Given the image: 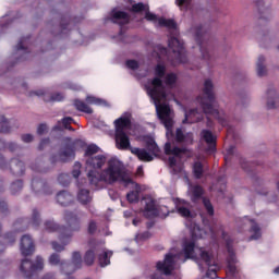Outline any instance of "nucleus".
I'll return each instance as SVG.
<instances>
[{
    "label": "nucleus",
    "instance_id": "nucleus-64",
    "mask_svg": "<svg viewBox=\"0 0 279 279\" xmlns=\"http://www.w3.org/2000/svg\"><path fill=\"white\" fill-rule=\"evenodd\" d=\"M259 38H260V41H262V43H263L264 40H269V37H267V36H265V35L260 36Z\"/></svg>",
    "mask_w": 279,
    "mask_h": 279
},
{
    "label": "nucleus",
    "instance_id": "nucleus-60",
    "mask_svg": "<svg viewBox=\"0 0 279 279\" xmlns=\"http://www.w3.org/2000/svg\"><path fill=\"white\" fill-rule=\"evenodd\" d=\"M41 279H56V276L49 272V274H46Z\"/></svg>",
    "mask_w": 279,
    "mask_h": 279
},
{
    "label": "nucleus",
    "instance_id": "nucleus-48",
    "mask_svg": "<svg viewBox=\"0 0 279 279\" xmlns=\"http://www.w3.org/2000/svg\"><path fill=\"white\" fill-rule=\"evenodd\" d=\"M192 2L193 0H175V5H178L180 10H187L189 8H191Z\"/></svg>",
    "mask_w": 279,
    "mask_h": 279
},
{
    "label": "nucleus",
    "instance_id": "nucleus-41",
    "mask_svg": "<svg viewBox=\"0 0 279 279\" xmlns=\"http://www.w3.org/2000/svg\"><path fill=\"white\" fill-rule=\"evenodd\" d=\"M177 80H178V76L174 73H169L165 77L166 85L169 88H173V86H175Z\"/></svg>",
    "mask_w": 279,
    "mask_h": 279
},
{
    "label": "nucleus",
    "instance_id": "nucleus-46",
    "mask_svg": "<svg viewBox=\"0 0 279 279\" xmlns=\"http://www.w3.org/2000/svg\"><path fill=\"white\" fill-rule=\"evenodd\" d=\"M203 205L204 208L207 210L209 217H213V215H215V208L213 207V203H210V199L203 198Z\"/></svg>",
    "mask_w": 279,
    "mask_h": 279
},
{
    "label": "nucleus",
    "instance_id": "nucleus-45",
    "mask_svg": "<svg viewBox=\"0 0 279 279\" xmlns=\"http://www.w3.org/2000/svg\"><path fill=\"white\" fill-rule=\"evenodd\" d=\"M58 182L61 186H69L71 184V175L62 173L58 177Z\"/></svg>",
    "mask_w": 279,
    "mask_h": 279
},
{
    "label": "nucleus",
    "instance_id": "nucleus-40",
    "mask_svg": "<svg viewBox=\"0 0 279 279\" xmlns=\"http://www.w3.org/2000/svg\"><path fill=\"white\" fill-rule=\"evenodd\" d=\"M49 263L50 265H61V270H62V265H66V262L60 259V255L58 253H53L49 257Z\"/></svg>",
    "mask_w": 279,
    "mask_h": 279
},
{
    "label": "nucleus",
    "instance_id": "nucleus-42",
    "mask_svg": "<svg viewBox=\"0 0 279 279\" xmlns=\"http://www.w3.org/2000/svg\"><path fill=\"white\" fill-rule=\"evenodd\" d=\"M192 199L193 202H196V199H199L202 195H204V190L199 185H195L192 187Z\"/></svg>",
    "mask_w": 279,
    "mask_h": 279
},
{
    "label": "nucleus",
    "instance_id": "nucleus-21",
    "mask_svg": "<svg viewBox=\"0 0 279 279\" xmlns=\"http://www.w3.org/2000/svg\"><path fill=\"white\" fill-rule=\"evenodd\" d=\"M207 170L208 166L206 163V159L196 157L192 166L194 178L196 180H202V178H204V173H206Z\"/></svg>",
    "mask_w": 279,
    "mask_h": 279
},
{
    "label": "nucleus",
    "instance_id": "nucleus-43",
    "mask_svg": "<svg viewBox=\"0 0 279 279\" xmlns=\"http://www.w3.org/2000/svg\"><path fill=\"white\" fill-rule=\"evenodd\" d=\"M31 223L35 228H38V226H40V213H38V209H33Z\"/></svg>",
    "mask_w": 279,
    "mask_h": 279
},
{
    "label": "nucleus",
    "instance_id": "nucleus-29",
    "mask_svg": "<svg viewBox=\"0 0 279 279\" xmlns=\"http://www.w3.org/2000/svg\"><path fill=\"white\" fill-rule=\"evenodd\" d=\"M202 136H203L204 141L207 143V145L209 147V151H215L217 137H215V135H213V132H210L208 130H203Z\"/></svg>",
    "mask_w": 279,
    "mask_h": 279
},
{
    "label": "nucleus",
    "instance_id": "nucleus-25",
    "mask_svg": "<svg viewBox=\"0 0 279 279\" xmlns=\"http://www.w3.org/2000/svg\"><path fill=\"white\" fill-rule=\"evenodd\" d=\"M204 119V113L199 112L197 109H192L185 111V119L182 123H197Z\"/></svg>",
    "mask_w": 279,
    "mask_h": 279
},
{
    "label": "nucleus",
    "instance_id": "nucleus-38",
    "mask_svg": "<svg viewBox=\"0 0 279 279\" xmlns=\"http://www.w3.org/2000/svg\"><path fill=\"white\" fill-rule=\"evenodd\" d=\"M21 191H23V180L19 179L11 184V193L12 195H16Z\"/></svg>",
    "mask_w": 279,
    "mask_h": 279
},
{
    "label": "nucleus",
    "instance_id": "nucleus-9",
    "mask_svg": "<svg viewBox=\"0 0 279 279\" xmlns=\"http://www.w3.org/2000/svg\"><path fill=\"white\" fill-rule=\"evenodd\" d=\"M169 48L172 51V57H169L172 66L178 64H186L189 59L186 58V50H184V43L180 38L172 36L168 41Z\"/></svg>",
    "mask_w": 279,
    "mask_h": 279
},
{
    "label": "nucleus",
    "instance_id": "nucleus-17",
    "mask_svg": "<svg viewBox=\"0 0 279 279\" xmlns=\"http://www.w3.org/2000/svg\"><path fill=\"white\" fill-rule=\"evenodd\" d=\"M31 186L35 193H41V195H53V189H51V185L38 177L33 178Z\"/></svg>",
    "mask_w": 279,
    "mask_h": 279
},
{
    "label": "nucleus",
    "instance_id": "nucleus-26",
    "mask_svg": "<svg viewBox=\"0 0 279 279\" xmlns=\"http://www.w3.org/2000/svg\"><path fill=\"white\" fill-rule=\"evenodd\" d=\"M175 208L177 213L181 217H184L185 219H189V217H191V204H189L187 202L178 199L175 203Z\"/></svg>",
    "mask_w": 279,
    "mask_h": 279
},
{
    "label": "nucleus",
    "instance_id": "nucleus-23",
    "mask_svg": "<svg viewBox=\"0 0 279 279\" xmlns=\"http://www.w3.org/2000/svg\"><path fill=\"white\" fill-rule=\"evenodd\" d=\"M109 21L117 23L118 25H128V23H130V16L123 11L113 10Z\"/></svg>",
    "mask_w": 279,
    "mask_h": 279
},
{
    "label": "nucleus",
    "instance_id": "nucleus-39",
    "mask_svg": "<svg viewBox=\"0 0 279 279\" xmlns=\"http://www.w3.org/2000/svg\"><path fill=\"white\" fill-rule=\"evenodd\" d=\"M86 101L87 104H94L95 106H108V102H106V100L94 96H87Z\"/></svg>",
    "mask_w": 279,
    "mask_h": 279
},
{
    "label": "nucleus",
    "instance_id": "nucleus-12",
    "mask_svg": "<svg viewBox=\"0 0 279 279\" xmlns=\"http://www.w3.org/2000/svg\"><path fill=\"white\" fill-rule=\"evenodd\" d=\"M43 267H45L43 257L37 256L36 264L32 263L29 259H23L20 271L23 274L24 278L32 279L37 271H43Z\"/></svg>",
    "mask_w": 279,
    "mask_h": 279
},
{
    "label": "nucleus",
    "instance_id": "nucleus-13",
    "mask_svg": "<svg viewBox=\"0 0 279 279\" xmlns=\"http://www.w3.org/2000/svg\"><path fill=\"white\" fill-rule=\"evenodd\" d=\"M71 160H75V143L73 142H68L61 147L58 156L53 155L50 158L52 165H56V162H71Z\"/></svg>",
    "mask_w": 279,
    "mask_h": 279
},
{
    "label": "nucleus",
    "instance_id": "nucleus-19",
    "mask_svg": "<svg viewBox=\"0 0 279 279\" xmlns=\"http://www.w3.org/2000/svg\"><path fill=\"white\" fill-rule=\"evenodd\" d=\"M76 269H82V254L74 252L72 254V263L62 264V272L71 276Z\"/></svg>",
    "mask_w": 279,
    "mask_h": 279
},
{
    "label": "nucleus",
    "instance_id": "nucleus-47",
    "mask_svg": "<svg viewBox=\"0 0 279 279\" xmlns=\"http://www.w3.org/2000/svg\"><path fill=\"white\" fill-rule=\"evenodd\" d=\"M98 151H99V146H97L95 144H90L87 146V148L85 150V156L90 158V156H95V154H98Z\"/></svg>",
    "mask_w": 279,
    "mask_h": 279
},
{
    "label": "nucleus",
    "instance_id": "nucleus-56",
    "mask_svg": "<svg viewBox=\"0 0 279 279\" xmlns=\"http://www.w3.org/2000/svg\"><path fill=\"white\" fill-rule=\"evenodd\" d=\"M96 230H97V223L95 221H90L88 226V232L93 234L95 233Z\"/></svg>",
    "mask_w": 279,
    "mask_h": 279
},
{
    "label": "nucleus",
    "instance_id": "nucleus-36",
    "mask_svg": "<svg viewBox=\"0 0 279 279\" xmlns=\"http://www.w3.org/2000/svg\"><path fill=\"white\" fill-rule=\"evenodd\" d=\"M62 244H59L58 242H52V250H54V252H64V246L69 245L71 243V238L68 239L66 238V233L64 234V239L60 240Z\"/></svg>",
    "mask_w": 279,
    "mask_h": 279
},
{
    "label": "nucleus",
    "instance_id": "nucleus-5",
    "mask_svg": "<svg viewBox=\"0 0 279 279\" xmlns=\"http://www.w3.org/2000/svg\"><path fill=\"white\" fill-rule=\"evenodd\" d=\"M197 101L201 104L205 114H213V117H216L222 126L228 125L226 118L221 117L219 109H216L215 84H213L210 78L205 80L203 96H199Z\"/></svg>",
    "mask_w": 279,
    "mask_h": 279
},
{
    "label": "nucleus",
    "instance_id": "nucleus-57",
    "mask_svg": "<svg viewBox=\"0 0 279 279\" xmlns=\"http://www.w3.org/2000/svg\"><path fill=\"white\" fill-rule=\"evenodd\" d=\"M240 165L244 171H250V163L245 159H241Z\"/></svg>",
    "mask_w": 279,
    "mask_h": 279
},
{
    "label": "nucleus",
    "instance_id": "nucleus-8",
    "mask_svg": "<svg viewBox=\"0 0 279 279\" xmlns=\"http://www.w3.org/2000/svg\"><path fill=\"white\" fill-rule=\"evenodd\" d=\"M109 162L110 160L108 161V158H106L105 155L90 156L86 159V167L87 169H89L87 173V178H88L89 184L92 186H95V189H101V182H104V184H106V182L98 181V183L95 184L90 181V174L96 173L97 175H101L104 171L108 169Z\"/></svg>",
    "mask_w": 279,
    "mask_h": 279
},
{
    "label": "nucleus",
    "instance_id": "nucleus-59",
    "mask_svg": "<svg viewBox=\"0 0 279 279\" xmlns=\"http://www.w3.org/2000/svg\"><path fill=\"white\" fill-rule=\"evenodd\" d=\"M7 147L11 150V151H16L19 149V146L16 145V143L14 142H10L7 144Z\"/></svg>",
    "mask_w": 279,
    "mask_h": 279
},
{
    "label": "nucleus",
    "instance_id": "nucleus-10",
    "mask_svg": "<svg viewBox=\"0 0 279 279\" xmlns=\"http://www.w3.org/2000/svg\"><path fill=\"white\" fill-rule=\"evenodd\" d=\"M191 34H193L196 43L199 46L202 58L208 62L210 60V51L208 50V45L206 44V33L204 32V26L196 25L190 29Z\"/></svg>",
    "mask_w": 279,
    "mask_h": 279
},
{
    "label": "nucleus",
    "instance_id": "nucleus-55",
    "mask_svg": "<svg viewBox=\"0 0 279 279\" xmlns=\"http://www.w3.org/2000/svg\"><path fill=\"white\" fill-rule=\"evenodd\" d=\"M23 143H32L34 141V135L32 134H24L21 136Z\"/></svg>",
    "mask_w": 279,
    "mask_h": 279
},
{
    "label": "nucleus",
    "instance_id": "nucleus-31",
    "mask_svg": "<svg viewBox=\"0 0 279 279\" xmlns=\"http://www.w3.org/2000/svg\"><path fill=\"white\" fill-rule=\"evenodd\" d=\"M57 202L60 206H69L73 202V195L66 191H61L57 194Z\"/></svg>",
    "mask_w": 279,
    "mask_h": 279
},
{
    "label": "nucleus",
    "instance_id": "nucleus-52",
    "mask_svg": "<svg viewBox=\"0 0 279 279\" xmlns=\"http://www.w3.org/2000/svg\"><path fill=\"white\" fill-rule=\"evenodd\" d=\"M150 233L149 232H144V233H140L135 236V241H145L146 239H149Z\"/></svg>",
    "mask_w": 279,
    "mask_h": 279
},
{
    "label": "nucleus",
    "instance_id": "nucleus-58",
    "mask_svg": "<svg viewBox=\"0 0 279 279\" xmlns=\"http://www.w3.org/2000/svg\"><path fill=\"white\" fill-rule=\"evenodd\" d=\"M49 143H51V141L49 138L41 140V142L39 143V149H45V147H47V145H49Z\"/></svg>",
    "mask_w": 279,
    "mask_h": 279
},
{
    "label": "nucleus",
    "instance_id": "nucleus-20",
    "mask_svg": "<svg viewBox=\"0 0 279 279\" xmlns=\"http://www.w3.org/2000/svg\"><path fill=\"white\" fill-rule=\"evenodd\" d=\"M226 245L228 252V274H230V276H234V274H236V266L234 265L236 263V255L234 254V248L232 247V240L227 239Z\"/></svg>",
    "mask_w": 279,
    "mask_h": 279
},
{
    "label": "nucleus",
    "instance_id": "nucleus-14",
    "mask_svg": "<svg viewBox=\"0 0 279 279\" xmlns=\"http://www.w3.org/2000/svg\"><path fill=\"white\" fill-rule=\"evenodd\" d=\"M173 269H175V255L173 253L166 254L163 262L157 263V270L163 276H171Z\"/></svg>",
    "mask_w": 279,
    "mask_h": 279
},
{
    "label": "nucleus",
    "instance_id": "nucleus-28",
    "mask_svg": "<svg viewBox=\"0 0 279 279\" xmlns=\"http://www.w3.org/2000/svg\"><path fill=\"white\" fill-rule=\"evenodd\" d=\"M98 262L100 267H108L110 265V258L112 257V251H107L106 248L99 247L98 251Z\"/></svg>",
    "mask_w": 279,
    "mask_h": 279
},
{
    "label": "nucleus",
    "instance_id": "nucleus-3",
    "mask_svg": "<svg viewBox=\"0 0 279 279\" xmlns=\"http://www.w3.org/2000/svg\"><path fill=\"white\" fill-rule=\"evenodd\" d=\"M116 128V145L118 149H130L134 156H137L138 160L143 162H151L158 154H160V147L156 144L154 138L146 140L145 148H132L130 147V136L128 131L132 128V121L128 117H120L114 120Z\"/></svg>",
    "mask_w": 279,
    "mask_h": 279
},
{
    "label": "nucleus",
    "instance_id": "nucleus-44",
    "mask_svg": "<svg viewBox=\"0 0 279 279\" xmlns=\"http://www.w3.org/2000/svg\"><path fill=\"white\" fill-rule=\"evenodd\" d=\"M0 122L2 123L1 128H0V132L2 134H8V132H10L11 128H10V122L5 119L4 116H2L0 118Z\"/></svg>",
    "mask_w": 279,
    "mask_h": 279
},
{
    "label": "nucleus",
    "instance_id": "nucleus-53",
    "mask_svg": "<svg viewBox=\"0 0 279 279\" xmlns=\"http://www.w3.org/2000/svg\"><path fill=\"white\" fill-rule=\"evenodd\" d=\"M0 213H2V215L8 214V203H5V201L0 199Z\"/></svg>",
    "mask_w": 279,
    "mask_h": 279
},
{
    "label": "nucleus",
    "instance_id": "nucleus-30",
    "mask_svg": "<svg viewBox=\"0 0 279 279\" xmlns=\"http://www.w3.org/2000/svg\"><path fill=\"white\" fill-rule=\"evenodd\" d=\"M99 252V245H94L89 250L86 251L84 255V263L85 265H94L95 263V256Z\"/></svg>",
    "mask_w": 279,
    "mask_h": 279
},
{
    "label": "nucleus",
    "instance_id": "nucleus-35",
    "mask_svg": "<svg viewBox=\"0 0 279 279\" xmlns=\"http://www.w3.org/2000/svg\"><path fill=\"white\" fill-rule=\"evenodd\" d=\"M74 106L76 110H78L80 112H85L86 114H93V108H90L88 105H86V102L82 100L76 99L74 101Z\"/></svg>",
    "mask_w": 279,
    "mask_h": 279
},
{
    "label": "nucleus",
    "instance_id": "nucleus-50",
    "mask_svg": "<svg viewBox=\"0 0 279 279\" xmlns=\"http://www.w3.org/2000/svg\"><path fill=\"white\" fill-rule=\"evenodd\" d=\"M74 170L72 171V175H73V178H80V175H81V171H80V169L82 168V163H80V162H75V165H74Z\"/></svg>",
    "mask_w": 279,
    "mask_h": 279
},
{
    "label": "nucleus",
    "instance_id": "nucleus-61",
    "mask_svg": "<svg viewBox=\"0 0 279 279\" xmlns=\"http://www.w3.org/2000/svg\"><path fill=\"white\" fill-rule=\"evenodd\" d=\"M227 154L228 156H232V154H234V146L229 147Z\"/></svg>",
    "mask_w": 279,
    "mask_h": 279
},
{
    "label": "nucleus",
    "instance_id": "nucleus-18",
    "mask_svg": "<svg viewBox=\"0 0 279 279\" xmlns=\"http://www.w3.org/2000/svg\"><path fill=\"white\" fill-rule=\"evenodd\" d=\"M29 37H22L15 47L14 58H17V62H23V60H27V56L29 54L28 50Z\"/></svg>",
    "mask_w": 279,
    "mask_h": 279
},
{
    "label": "nucleus",
    "instance_id": "nucleus-37",
    "mask_svg": "<svg viewBox=\"0 0 279 279\" xmlns=\"http://www.w3.org/2000/svg\"><path fill=\"white\" fill-rule=\"evenodd\" d=\"M31 169L33 171H36L37 173H47V167H45V161L37 159L35 163L31 166Z\"/></svg>",
    "mask_w": 279,
    "mask_h": 279
},
{
    "label": "nucleus",
    "instance_id": "nucleus-1",
    "mask_svg": "<svg viewBox=\"0 0 279 279\" xmlns=\"http://www.w3.org/2000/svg\"><path fill=\"white\" fill-rule=\"evenodd\" d=\"M165 65L158 64L155 69V75L147 85L146 90L147 95L150 96V99L155 104L157 117L159 121H161L162 125L166 128V136L168 142L165 145V154L169 157V165L171 168L178 165V158H182V156H189V149L186 147H178L174 143H179V145H193V133L186 132V130L182 128H178L173 133V109L167 104V101H171L173 99L175 101V96L169 88L165 87L162 84V77H165ZM172 142V143H171Z\"/></svg>",
    "mask_w": 279,
    "mask_h": 279
},
{
    "label": "nucleus",
    "instance_id": "nucleus-63",
    "mask_svg": "<svg viewBox=\"0 0 279 279\" xmlns=\"http://www.w3.org/2000/svg\"><path fill=\"white\" fill-rule=\"evenodd\" d=\"M150 279H162V277L158 274H154Z\"/></svg>",
    "mask_w": 279,
    "mask_h": 279
},
{
    "label": "nucleus",
    "instance_id": "nucleus-2",
    "mask_svg": "<svg viewBox=\"0 0 279 279\" xmlns=\"http://www.w3.org/2000/svg\"><path fill=\"white\" fill-rule=\"evenodd\" d=\"M92 184H98L99 182H105V184H114L120 182L124 186H132V191L126 194V199L130 204H136L141 195V185L132 180V175L123 166V162L117 158H111L108 162V167L99 175L97 173L89 174Z\"/></svg>",
    "mask_w": 279,
    "mask_h": 279
},
{
    "label": "nucleus",
    "instance_id": "nucleus-7",
    "mask_svg": "<svg viewBox=\"0 0 279 279\" xmlns=\"http://www.w3.org/2000/svg\"><path fill=\"white\" fill-rule=\"evenodd\" d=\"M132 11L133 12H146L145 13V19L146 21H149L150 23H157L159 27H167V29H170V32H173L174 36H178V24L175 21L165 17L158 19V15L149 12V4H145L142 2L135 3L132 5Z\"/></svg>",
    "mask_w": 279,
    "mask_h": 279
},
{
    "label": "nucleus",
    "instance_id": "nucleus-15",
    "mask_svg": "<svg viewBox=\"0 0 279 279\" xmlns=\"http://www.w3.org/2000/svg\"><path fill=\"white\" fill-rule=\"evenodd\" d=\"M265 106L267 110H278L279 108V94L275 87H268L264 94Z\"/></svg>",
    "mask_w": 279,
    "mask_h": 279
},
{
    "label": "nucleus",
    "instance_id": "nucleus-49",
    "mask_svg": "<svg viewBox=\"0 0 279 279\" xmlns=\"http://www.w3.org/2000/svg\"><path fill=\"white\" fill-rule=\"evenodd\" d=\"M255 8L259 12H265V10H267V7L265 5V0L255 1Z\"/></svg>",
    "mask_w": 279,
    "mask_h": 279
},
{
    "label": "nucleus",
    "instance_id": "nucleus-54",
    "mask_svg": "<svg viewBox=\"0 0 279 279\" xmlns=\"http://www.w3.org/2000/svg\"><path fill=\"white\" fill-rule=\"evenodd\" d=\"M47 133V124H39L37 128V134L43 136V134Z\"/></svg>",
    "mask_w": 279,
    "mask_h": 279
},
{
    "label": "nucleus",
    "instance_id": "nucleus-62",
    "mask_svg": "<svg viewBox=\"0 0 279 279\" xmlns=\"http://www.w3.org/2000/svg\"><path fill=\"white\" fill-rule=\"evenodd\" d=\"M15 239L13 236H11V239L7 240L5 243L7 245H12V243H14Z\"/></svg>",
    "mask_w": 279,
    "mask_h": 279
},
{
    "label": "nucleus",
    "instance_id": "nucleus-27",
    "mask_svg": "<svg viewBox=\"0 0 279 279\" xmlns=\"http://www.w3.org/2000/svg\"><path fill=\"white\" fill-rule=\"evenodd\" d=\"M32 95H37V97H43L44 95V101H62L64 99V96L61 93L56 94H45V90L40 89L37 92H32Z\"/></svg>",
    "mask_w": 279,
    "mask_h": 279
},
{
    "label": "nucleus",
    "instance_id": "nucleus-22",
    "mask_svg": "<svg viewBox=\"0 0 279 279\" xmlns=\"http://www.w3.org/2000/svg\"><path fill=\"white\" fill-rule=\"evenodd\" d=\"M21 253L23 256H31V254H34V241L32 240V236L24 235L21 239Z\"/></svg>",
    "mask_w": 279,
    "mask_h": 279
},
{
    "label": "nucleus",
    "instance_id": "nucleus-4",
    "mask_svg": "<svg viewBox=\"0 0 279 279\" xmlns=\"http://www.w3.org/2000/svg\"><path fill=\"white\" fill-rule=\"evenodd\" d=\"M183 252L185 254V258L203 260V263L208 267L206 277L209 279H217V271H219L220 267L211 251H207L204 247H196L195 242H185Z\"/></svg>",
    "mask_w": 279,
    "mask_h": 279
},
{
    "label": "nucleus",
    "instance_id": "nucleus-16",
    "mask_svg": "<svg viewBox=\"0 0 279 279\" xmlns=\"http://www.w3.org/2000/svg\"><path fill=\"white\" fill-rule=\"evenodd\" d=\"M142 204L144 205L143 215L146 219H154V217H158V206L156 205V201L150 196H145L142 199Z\"/></svg>",
    "mask_w": 279,
    "mask_h": 279
},
{
    "label": "nucleus",
    "instance_id": "nucleus-51",
    "mask_svg": "<svg viewBox=\"0 0 279 279\" xmlns=\"http://www.w3.org/2000/svg\"><path fill=\"white\" fill-rule=\"evenodd\" d=\"M128 69H131L132 71H136L138 69V61L136 60H129L126 61Z\"/></svg>",
    "mask_w": 279,
    "mask_h": 279
},
{
    "label": "nucleus",
    "instance_id": "nucleus-6",
    "mask_svg": "<svg viewBox=\"0 0 279 279\" xmlns=\"http://www.w3.org/2000/svg\"><path fill=\"white\" fill-rule=\"evenodd\" d=\"M64 221L66 226H58V223L48 220L45 222V230L47 232H59V241H64V235L66 239H71L73 236V232H80V228H82V222L80 217L76 216L73 211H65Z\"/></svg>",
    "mask_w": 279,
    "mask_h": 279
},
{
    "label": "nucleus",
    "instance_id": "nucleus-34",
    "mask_svg": "<svg viewBox=\"0 0 279 279\" xmlns=\"http://www.w3.org/2000/svg\"><path fill=\"white\" fill-rule=\"evenodd\" d=\"M77 199L81 204L86 205L93 202V197L90 196V192L88 190H80L77 194Z\"/></svg>",
    "mask_w": 279,
    "mask_h": 279
},
{
    "label": "nucleus",
    "instance_id": "nucleus-32",
    "mask_svg": "<svg viewBox=\"0 0 279 279\" xmlns=\"http://www.w3.org/2000/svg\"><path fill=\"white\" fill-rule=\"evenodd\" d=\"M71 123H73V118L65 117L62 119V121H59L57 125L53 126V130H70V132H74L73 126H71Z\"/></svg>",
    "mask_w": 279,
    "mask_h": 279
},
{
    "label": "nucleus",
    "instance_id": "nucleus-24",
    "mask_svg": "<svg viewBox=\"0 0 279 279\" xmlns=\"http://www.w3.org/2000/svg\"><path fill=\"white\" fill-rule=\"evenodd\" d=\"M240 221H242V223H247L248 226H251L252 234L250 241H258V239L260 238V227L258 226V223L247 217L241 219Z\"/></svg>",
    "mask_w": 279,
    "mask_h": 279
},
{
    "label": "nucleus",
    "instance_id": "nucleus-11",
    "mask_svg": "<svg viewBox=\"0 0 279 279\" xmlns=\"http://www.w3.org/2000/svg\"><path fill=\"white\" fill-rule=\"evenodd\" d=\"M0 169H2L3 171H5L7 169H10V172L12 173V175H15L16 178H21V175H25V171H26L25 162H23L21 159L12 158L10 160V163H8V161H5V158L2 157L1 154H0Z\"/></svg>",
    "mask_w": 279,
    "mask_h": 279
},
{
    "label": "nucleus",
    "instance_id": "nucleus-33",
    "mask_svg": "<svg viewBox=\"0 0 279 279\" xmlns=\"http://www.w3.org/2000/svg\"><path fill=\"white\" fill-rule=\"evenodd\" d=\"M264 56H259L256 62V73L258 77H265L267 75V64Z\"/></svg>",
    "mask_w": 279,
    "mask_h": 279
}]
</instances>
